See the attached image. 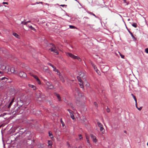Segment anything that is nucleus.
Returning a JSON list of instances; mask_svg holds the SVG:
<instances>
[{"label":"nucleus","mask_w":148,"mask_h":148,"mask_svg":"<svg viewBox=\"0 0 148 148\" xmlns=\"http://www.w3.org/2000/svg\"><path fill=\"white\" fill-rule=\"evenodd\" d=\"M0 73H1V72L0 71Z\"/></svg>","instance_id":"60"},{"label":"nucleus","mask_w":148,"mask_h":148,"mask_svg":"<svg viewBox=\"0 0 148 148\" xmlns=\"http://www.w3.org/2000/svg\"><path fill=\"white\" fill-rule=\"evenodd\" d=\"M28 86L29 87L32 88L34 90H35L36 89V87L34 85L31 84H29Z\"/></svg>","instance_id":"14"},{"label":"nucleus","mask_w":148,"mask_h":148,"mask_svg":"<svg viewBox=\"0 0 148 148\" xmlns=\"http://www.w3.org/2000/svg\"><path fill=\"white\" fill-rule=\"evenodd\" d=\"M19 100V101H18V103H22L24 102H27L28 101L26 97L24 96L22 98L20 99Z\"/></svg>","instance_id":"3"},{"label":"nucleus","mask_w":148,"mask_h":148,"mask_svg":"<svg viewBox=\"0 0 148 148\" xmlns=\"http://www.w3.org/2000/svg\"><path fill=\"white\" fill-rule=\"evenodd\" d=\"M123 0V1H124V2L125 3H126V0Z\"/></svg>","instance_id":"50"},{"label":"nucleus","mask_w":148,"mask_h":148,"mask_svg":"<svg viewBox=\"0 0 148 148\" xmlns=\"http://www.w3.org/2000/svg\"><path fill=\"white\" fill-rule=\"evenodd\" d=\"M136 108L139 111H140L142 109V107H140V108H138L137 105V103H136Z\"/></svg>","instance_id":"32"},{"label":"nucleus","mask_w":148,"mask_h":148,"mask_svg":"<svg viewBox=\"0 0 148 148\" xmlns=\"http://www.w3.org/2000/svg\"><path fill=\"white\" fill-rule=\"evenodd\" d=\"M75 59H77L79 61H81L82 60L79 57L77 56V58H75Z\"/></svg>","instance_id":"33"},{"label":"nucleus","mask_w":148,"mask_h":148,"mask_svg":"<svg viewBox=\"0 0 148 148\" xmlns=\"http://www.w3.org/2000/svg\"><path fill=\"white\" fill-rule=\"evenodd\" d=\"M78 148H82V147L81 146H79Z\"/></svg>","instance_id":"51"},{"label":"nucleus","mask_w":148,"mask_h":148,"mask_svg":"<svg viewBox=\"0 0 148 148\" xmlns=\"http://www.w3.org/2000/svg\"><path fill=\"white\" fill-rule=\"evenodd\" d=\"M20 108L19 107L17 109H16L15 111V113H18L20 114H21L23 111V110H20Z\"/></svg>","instance_id":"9"},{"label":"nucleus","mask_w":148,"mask_h":148,"mask_svg":"<svg viewBox=\"0 0 148 148\" xmlns=\"http://www.w3.org/2000/svg\"><path fill=\"white\" fill-rule=\"evenodd\" d=\"M66 55L67 56H69L70 57L74 59H75V58H77L76 56H75L72 53H67Z\"/></svg>","instance_id":"7"},{"label":"nucleus","mask_w":148,"mask_h":148,"mask_svg":"<svg viewBox=\"0 0 148 148\" xmlns=\"http://www.w3.org/2000/svg\"><path fill=\"white\" fill-rule=\"evenodd\" d=\"M70 117H71L73 119H75V117H74V115L73 114V113H71V114H70Z\"/></svg>","instance_id":"25"},{"label":"nucleus","mask_w":148,"mask_h":148,"mask_svg":"<svg viewBox=\"0 0 148 148\" xmlns=\"http://www.w3.org/2000/svg\"><path fill=\"white\" fill-rule=\"evenodd\" d=\"M19 76L21 77L25 78L27 77V75L25 72L23 71H21L19 73Z\"/></svg>","instance_id":"4"},{"label":"nucleus","mask_w":148,"mask_h":148,"mask_svg":"<svg viewBox=\"0 0 148 148\" xmlns=\"http://www.w3.org/2000/svg\"><path fill=\"white\" fill-rule=\"evenodd\" d=\"M100 130L102 133H104L105 132V130L103 127H100Z\"/></svg>","instance_id":"19"},{"label":"nucleus","mask_w":148,"mask_h":148,"mask_svg":"<svg viewBox=\"0 0 148 148\" xmlns=\"http://www.w3.org/2000/svg\"><path fill=\"white\" fill-rule=\"evenodd\" d=\"M52 45V47L51 48L49 49L51 51H53L55 53L56 55L58 54V50L56 49V48L55 45L53 44H51Z\"/></svg>","instance_id":"2"},{"label":"nucleus","mask_w":148,"mask_h":148,"mask_svg":"<svg viewBox=\"0 0 148 148\" xmlns=\"http://www.w3.org/2000/svg\"><path fill=\"white\" fill-rule=\"evenodd\" d=\"M120 55L122 58H124V56L123 55H121V54H120Z\"/></svg>","instance_id":"45"},{"label":"nucleus","mask_w":148,"mask_h":148,"mask_svg":"<svg viewBox=\"0 0 148 148\" xmlns=\"http://www.w3.org/2000/svg\"><path fill=\"white\" fill-rule=\"evenodd\" d=\"M106 110H107V112L108 113H109L110 112V110L108 107H107Z\"/></svg>","instance_id":"44"},{"label":"nucleus","mask_w":148,"mask_h":148,"mask_svg":"<svg viewBox=\"0 0 148 148\" xmlns=\"http://www.w3.org/2000/svg\"><path fill=\"white\" fill-rule=\"evenodd\" d=\"M79 77L83 79H84L86 77V76L83 73L80 72L79 74Z\"/></svg>","instance_id":"11"},{"label":"nucleus","mask_w":148,"mask_h":148,"mask_svg":"<svg viewBox=\"0 0 148 148\" xmlns=\"http://www.w3.org/2000/svg\"><path fill=\"white\" fill-rule=\"evenodd\" d=\"M3 4H8V2H3Z\"/></svg>","instance_id":"48"},{"label":"nucleus","mask_w":148,"mask_h":148,"mask_svg":"<svg viewBox=\"0 0 148 148\" xmlns=\"http://www.w3.org/2000/svg\"><path fill=\"white\" fill-rule=\"evenodd\" d=\"M46 84L49 89H51L53 88V86L50 84L49 82L47 81Z\"/></svg>","instance_id":"6"},{"label":"nucleus","mask_w":148,"mask_h":148,"mask_svg":"<svg viewBox=\"0 0 148 148\" xmlns=\"http://www.w3.org/2000/svg\"><path fill=\"white\" fill-rule=\"evenodd\" d=\"M99 75H100L101 73L99 70L98 69H96V70L95 71Z\"/></svg>","instance_id":"35"},{"label":"nucleus","mask_w":148,"mask_h":148,"mask_svg":"<svg viewBox=\"0 0 148 148\" xmlns=\"http://www.w3.org/2000/svg\"><path fill=\"white\" fill-rule=\"evenodd\" d=\"M28 23V22H24V25H27V23Z\"/></svg>","instance_id":"46"},{"label":"nucleus","mask_w":148,"mask_h":148,"mask_svg":"<svg viewBox=\"0 0 148 148\" xmlns=\"http://www.w3.org/2000/svg\"><path fill=\"white\" fill-rule=\"evenodd\" d=\"M97 123L98 127H99L100 128L103 127L102 124L101 123L99 122H97Z\"/></svg>","instance_id":"20"},{"label":"nucleus","mask_w":148,"mask_h":148,"mask_svg":"<svg viewBox=\"0 0 148 148\" xmlns=\"http://www.w3.org/2000/svg\"><path fill=\"white\" fill-rule=\"evenodd\" d=\"M48 64L50 66H51L53 68L54 67V66L53 65H52L50 63H48Z\"/></svg>","instance_id":"39"},{"label":"nucleus","mask_w":148,"mask_h":148,"mask_svg":"<svg viewBox=\"0 0 148 148\" xmlns=\"http://www.w3.org/2000/svg\"><path fill=\"white\" fill-rule=\"evenodd\" d=\"M58 75H59V77L61 81L64 83V80L62 75H61L60 73V74H58Z\"/></svg>","instance_id":"13"},{"label":"nucleus","mask_w":148,"mask_h":148,"mask_svg":"<svg viewBox=\"0 0 148 148\" xmlns=\"http://www.w3.org/2000/svg\"><path fill=\"white\" fill-rule=\"evenodd\" d=\"M119 15L120 16H121L120 14H119Z\"/></svg>","instance_id":"61"},{"label":"nucleus","mask_w":148,"mask_h":148,"mask_svg":"<svg viewBox=\"0 0 148 148\" xmlns=\"http://www.w3.org/2000/svg\"><path fill=\"white\" fill-rule=\"evenodd\" d=\"M90 63L92 66L93 67L94 70L95 71L96 70V69H97V66L92 63V62L91 61Z\"/></svg>","instance_id":"15"},{"label":"nucleus","mask_w":148,"mask_h":148,"mask_svg":"<svg viewBox=\"0 0 148 148\" xmlns=\"http://www.w3.org/2000/svg\"><path fill=\"white\" fill-rule=\"evenodd\" d=\"M128 32L130 33L132 38H134V36L133 35L132 33L129 30H128Z\"/></svg>","instance_id":"31"},{"label":"nucleus","mask_w":148,"mask_h":148,"mask_svg":"<svg viewBox=\"0 0 148 148\" xmlns=\"http://www.w3.org/2000/svg\"><path fill=\"white\" fill-rule=\"evenodd\" d=\"M22 106V105H21V106H21V107Z\"/></svg>","instance_id":"62"},{"label":"nucleus","mask_w":148,"mask_h":148,"mask_svg":"<svg viewBox=\"0 0 148 148\" xmlns=\"http://www.w3.org/2000/svg\"><path fill=\"white\" fill-rule=\"evenodd\" d=\"M124 132L125 133V134H126V133H127V132H126V131H124Z\"/></svg>","instance_id":"53"},{"label":"nucleus","mask_w":148,"mask_h":148,"mask_svg":"<svg viewBox=\"0 0 148 148\" xmlns=\"http://www.w3.org/2000/svg\"><path fill=\"white\" fill-rule=\"evenodd\" d=\"M24 22L23 21H22L21 22V24H24Z\"/></svg>","instance_id":"52"},{"label":"nucleus","mask_w":148,"mask_h":148,"mask_svg":"<svg viewBox=\"0 0 148 148\" xmlns=\"http://www.w3.org/2000/svg\"><path fill=\"white\" fill-rule=\"evenodd\" d=\"M27 27H29L31 30H33L34 31H36V29L34 28L32 26L29 25H27Z\"/></svg>","instance_id":"18"},{"label":"nucleus","mask_w":148,"mask_h":148,"mask_svg":"<svg viewBox=\"0 0 148 148\" xmlns=\"http://www.w3.org/2000/svg\"><path fill=\"white\" fill-rule=\"evenodd\" d=\"M48 144L49 146H51L52 145V141L51 140H48Z\"/></svg>","instance_id":"23"},{"label":"nucleus","mask_w":148,"mask_h":148,"mask_svg":"<svg viewBox=\"0 0 148 148\" xmlns=\"http://www.w3.org/2000/svg\"><path fill=\"white\" fill-rule=\"evenodd\" d=\"M6 68V67L5 66L3 65L1 66V69L3 70L5 69Z\"/></svg>","instance_id":"37"},{"label":"nucleus","mask_w":148,"mask_h":148,"mask_svg":"<svg viewBox=\"0 0 148 148\" xmlns=\"http://www.w3.org/2000/svg\"><path fill=\"white\" fill-rule=\"evenodd\" d=\"M69 28L71 29H75V27L73 25H69Z\"/></svg>","instance_id":"36"},{"label":"nucleus","mask_w":148,"mask_h":148,"mask_svg":"<svg viewBox=\"0 0 148 148\" xmlns=\"http://www.w3.org/2000/svg\"><path fill=\"white\" fill-rule=\"evenodd\" d=\"M49 136H50L51 138H53V135L52 134L51 132H49Z\"/></svg>","instance_id":"21"},{"label":"nucleus","mask_w":148,"mask_h":148,"mask_svg":"<svg viewBox=\"0 0 148 148\" xmlns=\"http://www.w3.org/2000/svg\"><path fill=\"white\" fill-rule=\"evenodd\" d=\"M23 130V128H22V129H21V130Z\"/></svg>","instance_id":"58"},{"label":"nucleus","mask_w":148,"mask_h":148,"mask_svg":"<svg viewBox=\"0 0 148 148\" xmlns=\"http://www.w3.org/2000/svg\"><path fill=\"white\" fill-rule=\"evenodd\" d=\"M86 139L87 140V143L89 144H90V141L89 139V138L88 136H86Z\"/></svg>","instance_id":"26"},{"label":"nucleus","mask_w":148,"mask_h":148,"mask_svg":"<svg viewBox=\"0 0 148 148\" xmlns=\"http://www.w3.org/2000/svg\"><path fill=\"white\" fill-rule=\"evenodd\" d=\"M94 105L97 108V107L98 105H97V103L96 102H94Z\"/></svg>","instance_id":"41"},{"label":"nucleus","mask_w":148,"mask_h":148,"mask_svg":"<svg viewBox=\"0 0 148 148\" xmlns=\"http://www.w3.org/2000/svg\"><path fill=\"white\" fill-rule=\"evenodd\" d=\"M90 136L91 137L92 139L93 142L95 143H96L97 142L98 140L97 139L96 136H95L92 134H90Z\"/></svg>","instance_id":"5"},{"label":"nucleus","mask_w":148,"mask_h":148,"mask_svg":"<svg viewBox=\"0 0 148 148\" xmlns=\"http://www.w3.org/2000/svg\"><path fill=\"white\" fill-rule=\"evenodd\" d=\"M10 71L12 73H14L15 74H17L18 73V72L16 71L14 69L13 67L10 68Z\"/></svg>","instance_id":"12"},{"label":"nucleus","mask_w":148,"mask_h":148,"mask_svg":"<svg viewBox=\"0 0 148 148\" xmlns=\"http://www.w3.org/2000/svg\"><path fill=\"white\" fill-rule=\"evenodd\" d=\"M33 77L36 80L37 82L40 85L41 84V82L37 76L34 75Z\"/></svg>","instance_id":"8"},{"label":"nucleus","mask_w":148,"mask_h":148,"mask_svg":"<svg viewBox=\"0 0 148 148\" xmlns=\"http://www.w3.org/2000/svg\"><path fill=\"white\" fill-rule=\"evenodd\" d=\"M83 96V93H82L81 95V97L82 96Z\"/></svg>","instance_id":"54"},{"label":"nucleus","mask_w":148,"mask_h":148,"mask_svg":"<svg viewBox=\"0 0 148 148\" xmlns=\"http://www.w3.org/2000/svg\"><path fill=\"white\" fill-rule=\"evenodd\" d=\"M54 94L55 96H56L57 97L59 101H62V100L61 99L60 96L58 94L55 92L54 93Z\"/></svg>","instance_id":"10"},{"label":"nucleus","mask_w":148,"mask_h":148,"mask_svg":"<svg viewBox=\"0 0 148 148\" xmlns=\"http://www.w3.org/2000/svg\"><path fill=\"white\" fill-rule=\"evenodd\" d=\"M27 22H28V23L30 22L31 21H27Z\"/></svg>","instance_id":"57"},{"label":"nucleus","mask_w":148,"mask_h":148,"mask_svg":"<svg viewBox=\"0 0 148 148\" xmlns=\"http://www.w3.org/2000/svg\"><path fill=\"white\" fill-rule=\"evenodd\" d=\"M77 93L79 94V92H77Z\"/></svg>","instance_id":"59"},{"label":"nucleus","mask_w":148,"mask_h":148,"mask_svg":"<svg viewBox=\"0 0 148 148\" xmlns=\"http://www.w3.org/2000/svg\"><path fill=\"white\" fill-rule=\"evenodd\" d=\"M77 78L78 80V81L80 82V83L83 82L82 80L81 79V78L80 77H79V76H77Z\"/></svg>","instance_id":"22"},{"label":"nucleus","mask_w":148,"mask_h":148,"mask_svg":"<svg viewBox=\"0 0 148 148\" xmlns=\"http://www.w3.org/2000/svg\"><path fill=\"white\" fill-rule=\"evenodd\" d=\"M87 12L88 13L94 16L95 17L97 18V16L94 14L93 13H92L91 12Z\"/></svg>","instance_id":"27"},{"label":"nucleus","mask_w":148,"mask_h":148,"mask_svg":"<svg viewBox=\"0 0 148 148\" xmlns=\"http://www.w3.org/2000/svg\"><path fill=\"white\" fill-rule=\"evenodd\" d=\"M78 136L79 137V139L80 140H83V138L81 134H79Z\"/></svg>","instance_id":"29"},{"label":"nucleus","mask_w":148,"mask_h":148,"mask_svg":"<svg viewBox=\"0 0 148 148\" xmlns=\"http://www.w3.org/2000/svg\"><path fill=\"white\" fill-rule=\"evenodd\" d=\"M67 111L68 112H69V113H70V114H71V113H73V112L72 111H71V110L69 109H68L67 110Z\"/></svg>","instance_id":"38"},{"label":"nucleus","mask_w":148,"mask_h":148,"mask_svg":"<svg viewBox=\"0 0 148 148\" xmlns=\"http://www.w3.org/2000/svg\"><path fill=\"white\" fill-rule=\"evenodd\" d=\"M60 6H62V7H64V6H66L67 5H60Z\"/></svg>","instance_id":"47"},{"label":"nucleus","mask_w":148,"mask_h":148,"mask_svg":"<svg viewBox=\"0 0 148 148\" xmlns=\"http://www.w3.org/2000/svg\"><path fill=\"white\" fill-rule=\"evenodd\" d=\"M60 122L62 124V127H64V122L62 121V118L60 119Z\"/></svg>","instance_id":"30"},{"label":"nucleus","mask_w":148,"mask_h":148,"mask_svg":"<svg viewBox=\"0 0 148 148\" xmlns=\"http://www.w3.org/2000/svg\"><path fill=\"white\" fill-rule=\"evenodd\" d=\"M13 34L14 36L16 38H18V35L16 33H14Z\"/></svg>","instance_id":"34"},{"label":"nucleus","mask_w":148,"mask_h":148,"mask_svg":"<svg viewBox=\"0 0 148 148\" xmlns=\"http://www.w3.org/2000/svg\"><path fill=\"white\" fill-rule=\"evenodd\" d=\"M14 100V98H13L12 101L10 102V103L9 104L8 106V108H9L11 106V105L12 104V103L13 102Z\"/></svg>","instance_id":"17"},{"label":"nucleus","mask_w":148,"mask_h":148,"mask_svg":"<svg viewBox=\"0 0 148 148\" xmlns=\"http://www.w3.org/2000/svg\"><path fill=\"white\" fill-rule=\"evenodd\" d=\"M79 85L81 88H84V86L83 85V82L79 83Z\"/></svg>","instance_id":"28"},{"label":"nucleus","mask_w":148,"mask_h":148,"mask_svg":"<svg viewBox=\"0 0 148 148\" xmlns=\"http://www.w3.org/2000/svg\"><path fill=\"white\" fill-rule=\"evenodd\" d=\"M20 132L19 135H18L15 138H14V140H21L22 138H23V136H24L25 137L24 139L25 140H26V143L27 145H30L34 143V140L31 139L32 136L30 132L28 131L26 133H23V132L20 131Z\"/></svg>","instance_id":"1"},{"label":"nucleus","mask_w":148,"mask_h":148,"mask_svg":"<svg viewBox=\"0 0 148 148\" xmlns=\"http://www.w3.org/2000/svg\"><path fill=\"white\" fill-rule=\"evenodd\" d=\"M132 25L135 28H136L137 27V24L136 23H133L132 24Z\"/></svg>","instance_id":"24"},{"label":"nucleus","mask_w":148,"mask_h":148,"mask_svg":"<svg viewBox=\"0 0 148 148\" xmlns=\"http://www.w3.org/2000/svg\"><path fill=\"white\" fill-rule=\"evenodd\" d=\"M128 21H130V18H129L127 20Z\"/></svg>","instance_id":"56"},{"label":"nucleus","mask_w":148,"mask_h":148,"mask_svg":"<svg viewBox=\"0 0 148 148\" xmlns=\"http://www.w3.org/2000/svg\"><path fill=\"white\" fill-rule=\"evenodd\" d=\"M53 71L56 72L57 73V74H60V72H59V71L57 69H56V67H54L53 68Z\"/></svg>","instance_id":"16"},{"label":"nucleus","mask_w":148,"mask_h":148,"mask_svg":"<svg viewBox=\"0 0 148 148\" xmlns=\"http://www.w3.org/2000/svg\"><path fill=\"white\" fill-rule=\"evenodd\" d=\"M4 79H7L5 77H2L1 78H0V81H1V80H3Z\"/></svg>","instance_id":"40"},{"label":"nucleus","mask_w":148,"mask_h":148,"mask_svg":"<svg viewBox=\"0 0 148 148\" xmlns=\"http://www.w3.org/2000/svg\"><path fill=\"white\" fill-rule=\"evenodd\" d=\"M85 65H86V63H85Z\"/></svg>","instance_id":"63"},{"label":"nucleus","mask_w":148,"mask_h":148,"mask_svg":"<svg viewBox=\"0 0 148 148\" xmlns=\"http://www.w3.org/2000/svg\"><path fill=\"white\" fill-rule=\"evenodd\" d=\"M145 51L146 53H148V48H147L145 49Z\"/></svg>","instance_id":"42"},{"label":"nucleus","mask_w":148,"mask_h":148,"mask_svg":"<svg viewBox=\"0 0 148 148\" xmlns=\"http://www.w3.org/2000/svg\"><path fill=\"white\" fill-rule=\"evenodd\" d=\"M85 18L88 19L89 18L88 17L86 16V17H84V18H83V19H84Z\"/></svg>","instance_id":"49"},{"label":"nucleus","mask_w":148,"mask_h":148,"mask_svg":"<svg viewBox=\"0 0 148 148\" xmlns=\"http://www.w3.org/2000/svg\"><path fill=\"white\" fill-rule=\"evenodd\" d=\"M133 97L134 99V100L136 102V103L137 100H136V97L135 96H134Z\"/></svg>","instance_id":"43"},{"label":"nucleus","mask_w":148,"mask_h":148,"mask_svg":"<svg viewBox=\"0 0 148 148\" xmlns=\"http://www.w3.org/2000/svg\"><path fill=\"white\" fill-rule=\"evenodd\" d=\"M132 95V97H133L134 96V95L133 94H131Z\"/></svg>","instance_id":"55"}]
</instances>
